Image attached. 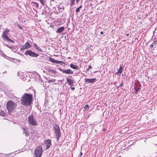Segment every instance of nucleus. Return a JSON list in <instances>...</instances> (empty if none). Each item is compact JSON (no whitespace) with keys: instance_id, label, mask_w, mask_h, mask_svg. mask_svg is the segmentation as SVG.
<instances>
[{"instance_id":"a878e982","label":"nucleus","mask_w":157,"mask_h":157,"mask_svg":"<svg viewBox=\"0 0 157 157\" xmlns=\"http://www.w3.org/2000/svg\"><path fill=\"white\" fill-rule=\"evenodd\" d=\"M89 108V105H86L84 107V109H88Z\"/></svg>"},{"instance_id":"b1692460","label":"nucleus","mask_w":157,"mask_h":157,"mask_svg":"<svg viewBox=\"0 0 157 157\" xmlns=\"http://www.w3.org/2000/svg\"><path fill=\"white\" fill-rule=\"evenodd\" d=\"M33 3L34 4V5H35V6L37 7H39V4L38 3L35 2H33Z\"/></svg>"},{"instance_id":"ddd939ff","label":"nucleus","mask_w":157,"mask_h":157,"mask_svg":"<svg viewBox=\"0 0 157 157\" xmlns=\"http://www.w3.org/2000/svg\"><path fill=\"white\" fill-rule=\"evenodd\" d=\"M49 61L54 63H57L59 64L60 63V61H59L56 60H55L53 59L50 58L49 59Z\"/></svg>"},{"instance_id":"412c9836","label":"nucleus","mask_w":157,"mask_h":157,"mask_svg":"<svg viewBox=\"0 0 157 157\" xmlns=\"http://www.w3.org/2000/svg\"><path fill=\"white\" fill-rule=\"evenodd\" d=\"M75 0H70V6H73L75 2Z\"/></svg>"},{"instance_id":"f704fd0d","label":"nucleus","mask_w":157,"mask_h":157,"mask_svg":"<svg viewBox=\"0 0 157 157\" xmlns=\"http://www.w3.org/2000/svg\"><path fill=\"white\" fill-rule=\"evenodd\" d=\"M6 45V46H7V47L9 48H12V47H10V46H9L8 45Z\"/></svg>"},{"instance_id":"473e14b6","label":"nucleus","mask_w":157,"mask_h":157,"mask_svg":"<svg viewBox=\"0 0 157 157\" xmlns=\"http://www.w3.org/2000/svg\"><path fill=\"white\" fill-rule=\"evenodd\" d=\"M52 70L51 69H48V72H49L50 73V72H51V71H52Z\"/></svg>"},{"instance_id":"c9c22d12","label":"nucleus","mask_w":157,"mask_h":157,"mask_svg":"<svg viewBox=\"0 0 157 157\" xmlns=\"http://www.w3.org/2000/svg\"><path fill=\"white\" fill-rule=\"evenodd\" d=\"M76 1L77 3H78L79 2V0H76Z\"/></svg>"},{"instance_id":"7c9ffc66","label":"nucleus","mask_w":157,"mask_h":157,"mask_svg":"<svg viewBox=\"0 0 157 157\" xmlns=\"http://www.w3.org/2000/svg\"><path fill=\"white\" fill-rule=\"evenodd\" d=\"M92 68V67L90 66H89V67L87 69V71L89 70L90 69V68Z\"/></svg>"},{"instance_id":"cd10ccee","label":"nucleus","mask_w":157,"mask_h":157,"mask_svg":"<svg viewBox=\"0 0 157 157\" xmlns=\"http://www.w3.org/2000/svg\"><path fill=\"white\" fill-rule=\"evenodd\" d=\"M59 70L61 71L62 73H63V71H64V70H63L62 69H61V68H59Z\"/></svg>"},{"instance_id":"4be33fe9","label":"nucleus","mask_w":157,"mask_h":157,"mask_svg":"<svg viewBox=\"0 0 157 157\" xmlns=\"http://www.w3.org/2000/svg\"><path fill=\"white\" fill-rule=\"evenodd\" d=\"M56 79H52V80H49L48 81V82L49 83H52L55 82L56 81Z\"/></svg>"},{"instance_id":"c756f323","label":"nucleus","mask_w":157,"mask_h":157,"mask_svg":"<svg viewBox=\"0 0 157 157\" xmlns=\"http://www.w3.org/2000/svg\"><path fill=\"white\" fill-rule=\"evenodd\" d=\"M60 64L61 65H62L63 64H65V63L64 62H63V61H60Z\"/></svg>"},{"instance_id":"c85d7f7f","label":"nucleus","mask_w":157,"mask_h":157,"mask_svg":"<svg viewBox=\"0 0 157 157\" xmlns=\"http://www.w3.org/2000/svg\"><path fill=\"white\" fill-rule=\"evenodd\" d=\"M123 86L122 83H121V84L117 88H118L119 87L121 88V87Z\"/></svg>"},{"instance_id":"9b49d317","label":"nucleus","mask_w":157,"mask_h":157,"mask_svg":"<svg viewBox=\"0 0 157 157\" xmlns=\"http://www.w3.org/2000/svg\"><path fill=\"white\" fill-rule=\"evenodd\" d=\"M67 82L69 85L71 86L73 85L74 83V81L73 79L69 78H67Z\"/></svg>"},{"instance_id":"423d86ee","label":"nucleus","mask_w":157,"mask_h":157,"mask_svg":"<svg viewBox=\"0 0 157 157\" xmlns=\"http://www.w3.org/2000/svg\"><path fill=\"white\" fill-rule=\"evenodd\" d=\"M25 54V55H28L32 57H37L39 56L38 54L30 50H27L26 51Z\"/></svg>"},{"instance_id":"4c0bfd02","label":"nucleus","mask_w":157,"mask_h":157,"mask_svg":"<svg viewBox=\"0 0 157 157\" xmlns=\"http://www.w3.org/2000/svg\"><path fill=\"white\" fill-rule=\"evenodd\" d=\"M100 34L101 35H103V32L102 31H101L100 32Z\"/></svg>"},{"instance_id":"2f4dec72","label":"nucleus","mask_w":157,"mask_h":157,"mask_svg":"<svg viewBox=\"0 0 157 157\" xmlns=\"http://www.w3.org/2000/svg\"><path fill=\"white\" fill-rule=\"evenodd\" d=\"M71 90H75V88L74 87H71Z\"/></svg>"},{"instance_id":"393cba45","label":"nucleus","mask_w":157,"mask_h":157,"mask_svg":"<svg viewBox=\"0 0 157 157\" xmlns=\"http://www.w3.org/2000/svg\"><path fill=\"white\" fill-rule=\"evenodd\" d=\"M38 51H40V52H42V49L41 48H40L37 47L36 48Z\"/></svg>"},{"instance_id":"f03ea898","label":"nucleus","mask_w":157,"mask_h":157,"mask_svg":"<svg viewBox=\"0 0 157 157\" xmlns=\"http://www.w3.org/2000/svg\"><path fill=\"white\" fill-rule=\"evenodd\" d=\"M17 104L11 100L8 101L6 104V109L9 113L12 112L17 106Z\"/></svg>"},{"instance_id":"ea45409f","label":"nucleus","mask_w":157,"mask_h":157,"mask_svg":"<svg viewBox=\"0 0 157 157\" xmlns=\"http://www.w3.org/2000/svg\"><path fill=\"white\" fill-rule=\"evenodd\" d=\"M80 154H81V155H80V156H81L82 155V153L81 152L80 153Z\"/></svg>"},{"instance_id":"bb28decb","label":"nucleus","mask_w":157,"mask_h":157,"mask_svg":"<svg viewBox=\"0 0 157 157\" xmlns=\"http://www.w3.org/2000/svg\"><path fill=\"white\" fill-rule=\"evenodd\" d=\"M17 26H18V28L20 29H22V27L20 25L18 24L17 25Z\"/></svg>"},{"instance_id":"7ed1b4c3","label":"nucleus","mask_w":157,"mask_h":157,"mask_svg":"<svg viewBox=\"0 0 157 157\" xmlns=\"http://www.w3.org/2000/svg\"><path fill=\"white\" fill-rule=\"evenodd\" d=\"M10 32V30L9 29H6L5 30L2 32V38L3 40L5 41L14 43V41L10 39L8 36Z\"/></svg>"},{"instance_id":"f3484780","label":"nucleus","mask_w":157,"mask_h":157,"mask_svg":"<svg viewBox=\"0 0 157 157\" xmlns=\"http://www.w3.org/2000/svg\"><path fill=\"white\" fill-rule=\"evenodd\" d=\"M51 72H50V74H51V75L55 77V74L57 73V72L55 70H52Z\"/></svg>"},{"instance_id":"a211bd4d","label":"nucleus","mask_w":157,"mask_h":157,"mask_svg":"<svg viewBox=\"0 0 157 157\" xmlns=\"http://www.w3.org/2000/svg\"><path fill=\"white\" fill-rule=\"evenodd\" d=\"M82 7V6H81L79 7L76 9L75 10V12L77 14L80 11V9Z\"/></svg>"},{"instance_id":"e433bc0d","label":"nucleus","mask_w":157,"mask_h":157,"mask_svg":"<svg viewBox=\"0 0 157 157\" xmlns=\"http://www.w3.org/2000/svg\"><path fill=\"white\" fill-rule=\"evenodd\" d=\"M153 43H152V44H151V45H150V46L151 47H153Z\"/></svg>"},{"instance_id":"a19ab883","label":"nucleus","mask_w":157,"mask_h":157,"mask_svg":"<svg viewBox=\"0 0 157 157\" xmlns=\"http://www.w3.org/2000/svg\"><path fill=\"white\" fill-rule=\"evenodd\" d=\"M106 130V129L105 128H104L103 130V131H105Z\"/></svg>"},{"instance_id":"6e6552de","label":"nucleus","mask_w":157,"mask_h":157,"mask_svg":"<svg viewBox=\"0 0 157 157\" xmlns=\"http://www.w3.org/2000/svg\"><path fill=\"white\" fill-rule=\"evenodd\" d=\"M55 129L56 138L57 139V140H58L61 136V133L59 128H55Z\"/></svg>"},{"instance_id":"72a5a7b5","label":"nucleus","mask_w":157,"mask_h":157,"mask_svg":"<svg viewBox=\"0 0 157 157\" xmlns=\"http://www.w3.org/2000/svg\"><path fill=\"white\" fill-rule=\"evenodd\" d=\"M34 45L35 46V47H36V48L38 47L37 46V45H36V43L34 44Z\"/></svg>"},{"instance_id":"2eb2a0df","label":"nucleus","mask_w":157,"mask_h":157,"mask_svg":"<svg viewBox=\"0 0 157 157\" xmlns=\"http://www.w3.org/2000/svg\"><path fill=\"white\" fill-rule=\"evenodd\" d=\"M70 66L71 68L73 69H78V67L77 66L74 65L72 63L71 64Z\"/></svg>"},{"instance_id":"f8f14e48","label":"nucleus","mask_w":157,"mask_h":157,"mask_svg":"<svg viewBox=\"0 0 157 157\" xmlns=\"http://www.w3.org/2000/svg\"><path fill=\"white\" fill-rule=\"evenodd\" d=\"M63 73H65L67 74H73V72L72 70L70 69L64 70Z\"/></svg>"},{"instance_id":"58836bf2","label":"nucleus","mask_w":157,"mask_h":157,"mask_svg":"<svg viewBox=\"0 0 157 157\" xmlns=\"http://www.w3.org/2000/svg\"><path fill=\"white\" fill-rule=\"evenodd\" d=\"M6 157H12L10 156L9 155H6Z\"/></svg>"},{"instance_id":"aec40b11","label":"nucleus","mask_w":157,"mask_h":157,"mask_svg":"<svg viewBox=\"0 0 157 157\" xmlns=\"http://www.w3.org/2000/svg\"><path fill=\"white\" fill-rule=\"evenodd\" d=\"M122 67H120L118 70L117 73L119 74H121L122 72Z\"/></svg>"},{"instance_id":"9d476101","label":"nucleus","mask_w":157,"mask_h":157,"mask_svg":"<svg viewBox=\"0 0 157 157\" xmlns=\"http://www.w3.org/2000/svg\"><path fill=\"white\" fill-rule=\"evenodd\" d=\"M45 143L47 146V149L50 147L52 145L51 141L50 139H47L45 141Z\"/></svg>"},{"instance_id":"5701e85b","label":"nucleus","mask_w":157,"mask_h":157,"mask_svg":"<svg viewBox=\"0 0 157 157\" xmlns=\"http://www.w3.org/2000/svg\"><path fill=\"white\" fill-rule=\"evenodd\" d=\"M40 2L41 4L43 5L44 6V3H45V0H40Z\"/></svg>"},{"instance_id":"20e7f679","label":"nucleus","mask_w":157,"mask_h":157,"mask_svg":"<svg viewBox=\"0 0 157 157\" xmlns=\"http://www.w3.org/2000/svg\"><path fill=\"white\" fill-rule=\"evenodd\" d=\"M28 121L29 124L33 126H36L38 124L37 121H36V118H34L33 115H31L28 117Z\"/></svg>"},{"instance_id":"dca6fc26","label":"nucleus","mask_w":157,"mask_h":157,"mask_svg":"<svg viewBox=\"0 0 157 157\" xmlns=\"http://www.w3.org/2000/svg\"><path fill=\"white\" fill-rule=\"evenodd\" d=\"M0 115L5 117L7 116V114L4 111L1 110L0 111Z\"/></svg>"},{"instance_id":"79ce46f5","label":"nucleus","mask_w":157,"mask_h":157,"mask_svg":"<svg viewBox=\"0 0 157 157\" xmlns=\"http://www.w3.org/2000/svg\"><path fill=\"white\" fill-rule=\"evenodd\" d=\"M51 2H54V0H51Z\"/></svg>"},{"instance_id":"4468645a","label":"nucleus","mask_w":157,"mask_h":157,"mask_svg":"<svg viewBox=\"0 0 157 157\" xmlns=\"http://www.w3.org/2000/svg\"><path fill=\"white\" fill-rule=\"evenodd\" d=\"M64 29V28L63 27H60L56 31V33H61Z\"/></svg>"},{"instance_id":"1a4fd4ad","label":"nucleus","mask_w":157,"mask_h":157,"mask_svg":"<svg viewBox=\"0 0 157 157\" xmlns=\"http://www.w3.org/2000/svg\"><path fill=\"white\" fill-rule=\"evenodd\" d=\"M85 82H87L88 83H94L96 81V78H85Z\"/></svg>"},{"instance_id":"39448f33","label":"nucleus","mask_w":157,"mask_h":157,"mask_svg":"<svg viewBox=\"0 0 157 157\" xmlns=\"http://www.w3.org/2000/svg\"><path fill=\"white\" fill-rule=\"evenodd\" d=\"M43 150L41 146L37 147L35 150V155L36 157H40L42 154Z\"/></svg>"},{"instance_id":"6ab92c4d","label":"nucleus","mask_w":157,"mask_h":157,"mask_svg":"<svg viewBox=\"0 0 157 157\" xmlns=\"http://www.w3.org/2000/svg\"><path fill=\"white\" fill-rule=\"evenodd\" d=\"M135 87V93L137 94L138 91L140 90V88L139 87Z\"/></svg>"},{"instance_id":"37998d69","label":"nucleus","mask_w":157,"mask_h":157,"mask_svg":"<svg viewBox=\"0 0 157 157\" xmlns=\"http://www.w3.org/2000/svg\"><path fill=\"white\" fill-rule=\"evenodd\" d=\"M6 73V71H5V72H3V73Z\"/></svg>"},{"instance_id":"0eeeda50","label":"nucleus","mask_w":157,"mask_h":157,"mask_svg":"<svg viewBox=\"0 0 157 157\" xmlns=\"http://www.w3.org/2000/svg\"><path fill=\"white\" fill-rule=\"evenodd\" d=\"M31 47V45L29 42H27L24 45L22 46L20 49L21 51L29 49Z\"/></svg>"},{"instance_id":"f257e3e1","label":"nucleus","mask_w":157,"mask_h":157,"mask_svg":"<svg viewBox=\"0 0 157 157\" xmlns=\"http://www.w3.org/2000/svg\"><path fill=\"white\" fill-rule=\"evenodd\" d=\"M32 100V95L25 93L22 96L21 103L24 105H30Z\"/></svg>"}]
</instances>
